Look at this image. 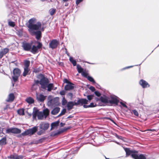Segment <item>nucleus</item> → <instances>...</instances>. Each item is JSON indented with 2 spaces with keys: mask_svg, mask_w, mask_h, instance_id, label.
I'll return each mask as SVG.
<instances>
[{
  "mask_svg": "<svg viewBox=\"0 0 159 159\" xmlns=\"http://www.w3.org/2000/svg\"><path fill=\"white\" fill-rule=\"evenodd\" d=\"M6 133L7 134L13 133V128L7 129L6 130Z\"/></svg>",
  "mask_w": 159,
  "mask_h": 159,
  "instance_id": "obj_34",
  "label": "nucleus"
},
{
  "mask_svg": "<svg viewBox=\"0 0 159 159\" xmlns=\"http://www.w3.org/2000/svg\"><path fill=\"white\" fill-rule=\"evenodd\" d=\"M59 44L58 41L56 39L52 40L49 44V46L50 48L53 49L56 48Z\"/></svg>",
  "mask_w": 159,
  "mask_h": 159,
  "instance_id": "obj_6",
  "label": "nucleus"
},
{
  "mask_svg": "<svg viewBox=\"0 0 159 159\" xmlns=\"http://www.w3.org/2000/svg\"><path fill=\"white\" fill-rule=\"evenodd\" d=\"M89 107H95L96 106V104H94L93 103H91L89 105Z\"/></svg>",
  "mask_w": 159,
  "mask_h": 159,
  "instance_id": "obj_46",
  "label": "nucleus"
},
{
  "mask_svg": "<svg viewBox=\"0 0 159 159\" xmlns=\"http://www.w3.org/2000/svg\"><path fill=\"white\" fill-rule=\"evenodd\" d=\"M83 106H84V107L85 108H87L89 107V105H84Z\"/></svg>",
  "mask_w": 159,
  "mask_h": 159,
  "instance_id": "obj_55",
  "label": "nucleus"
},
{
  "mask_svg": "<svg viewBox=\"0 0 159 159\" xmlns=\"http://www.w3.org/2000/svg\"><path fill=\"white\" fill-rule=\"evenodd\" d=\"M116 136V137L118 139H121V140H123V138H122V137L121 136H119V135H117V134H116V135H115Z\"/></svg>",
  "mask_w": 159,
  "mask_h": 159,
  "instance_id": "obj_50",
  "label": "nucleus"
},
{
  "mask_svg": "<svg viewBox=\"0 0 159 159\" xmlns=\"http://www.w3.org/2000/svg\"><path fill=\"white\" fill-rule=\"evenodd\" d=\"M21 132V130L19 129L13 128V133L14 134H19Z\"/></svg>",
  "mask_w": 159,
  "mask_h": 159,
  "instance_id": "obj_25",
  "label": "nucleus"
},
{
  "mask_svg": "<svg viewBox=\"0 0 159 159\" xmlns=\"http://www.w3.org/2000/svg\"><path fill=\"white\" fill-rule=\"evenodd\" d=\"M96 87L98 88H99V87H100V86L98 84H96Z\"/></svg>",
  "mask_w": 159,
  "mask_h": 159,
  "instance_id": "obj_58",
  "label": "nucleus"
},
{
  "mask_svg": "<svg viewBox=\"0 0 159 159\" xmlns=\"http://www.w3.org/2000/svg\"><path fill=\"white\" fill-rule=\"evenodd\" d=\"M95 94L98 97H100L101 96V93L98 91H96Z\"/></svg>",
  "mask_w": 159,
  "mask_h": 159,
  "instance_id": "obj_43",
  "label": "nucleus"
},
{
  "mask_svg": "<svg viewBox=\"0 0 159 159\" xmlns=\"http://www.w3.org/2000/svg\"><path fill=\"white\" fill-rule=\"evenodd\" d=\"M29 129L30 132L31 134H33L37 131V127L35 126L31 129Z\"/></svg>",
  "mask_w": 159,
  "mask_h": 159,
  "instance_id": "obj_24",
  "label": "nucleus"
},
{
  "mask_svg": "<svg viewBox=\"0 0 159 159\" xmlns=\"http://www.w3.org/2000/svg\"><path fill=\"white\" fill-rule=\"evenodd\" d=\"M66 112V109H63L61 111L59 115L58 116H60L62 115L65 114Z\"/></svg>",
  "mask_w": 159,
  "mask_h": 159,
  "instance_id": "obj_39",
  "label": "nucleus"
},
{
  "mask_svg": "<svg viewBox=\"0 0 159 159\" xmlns=\"http://www.w3.org/2000/svg\"><path fill=\"white\" fill-rule=\"evenodd\" d=\"M39 82H40V81H39L38 80H35V83L37 84L39 83Z\"/></svg>",
  "mask_w": 159,
  "mask_h": 159,
  "instance_id": "obj_56",
  "label": "nucleus"
},
{
  "mask_svg": "<svg viewBox=\"0 0 159 159\" xmlns=\"http://www.w3.org/2000/svg\"><path fill=\"white\" fill-rule=\"evenodd\" d=\"M69 95H71L72 94L71 93H69Z\"/></svg>",
  "mask_w": 159,
  "mask_h": 159,
  "instance_id": "obj_64",
  "label": "nucleus"
},
{
  "mask_svg": "<svg viewBox=\"0 0 159 159\" xmlns=\"http://www.w3.org/2000/svg\"><path fill=\"white\" fill-rule=\"evenodd\" d=\"M43 113L46 118L49 115V111L48 109L46 108L43 110Z\"/></svg>",
  "mask_w": 159,
  "mask_h": 159,
  "instance_id": "obj_22",
  "label": "nucleus"
},
{
  "mask_svg": "<svg viewBox=\"0 0 159 159\" xmlns=\"http://www.w3.org/2000/svg\"><path fill=\"white\" fill-rule=\"evenodd\" d=\"M17 112L20 115H24V110L23 109H20L18 110Z\"/></svg>",
  "mask_w": 159,
  "mask_h": 159,
  "instance_id": "obj_35",
  "label": "nucleus"
},
{
  "mask_svg": "<svg viewBox=\"0 0 159 159\" xmlns=\"http://www.w3.org/2000/svg\"><path fill=\"white\" fill-rule=\"evenodd\" d=\"M3 128H2L0 127V136L2 135V134H3Z\"/></svg>",
  "mask_w": 159,
  "mask_h": 159,
  "instance_id": "obj_49",
  "label": "nucleus"
},
{
  "mask_svg": "<svg viewBox=\"0 0 159 159\" xmlns=\"http://www.w3.org/2000/svg\"><path fill=\"white\" fill-rule=\"evenodd\" d=\"M68 1V0H63V2H66V1Z\"/></svg>",
  "mask_w": 159,
  "mask_h": 159,
  "instance_id": "obj_60",
  "label": "nucleus"
},
{
  "mask_svg": "<svg viewBox=\"0 0 159 159\" xmlns=\"http://www.w3.org/2000/svg\"><path fill=\"white\" fill-rule=\"evenodd\" d=\"M83 0H76V4L77 5H78L80 3L82 2Z\"/></svg>",
  "mask_w": 159,
  "mask_h": 159,
  "instance_id": "obj_44",
  "label": "nucleus"
},
{
  "mask_svg": "<svg viewBox=\"0 0 159 159\" xmlns=\"http://www.w3.org/2000/svg\"><path fill=\"white\" fill-rule=\"evenodd\" d=\"M44 131L42 130L38 132L37 133V134L39 135H41L43 134Z\"/></svg>",
  "mask_w": 159,
  "mask_h": 159,
  "instance_id": "obj_47",
  "label": "nucleus"
},
{
  "mask_svg": "<svg viewBox=\"0 0 159 159\" xmlns=\"http://www.w3.org/2000/svg\"><path fill=\"white\" fill-rule=\"evenodd\" d=\"M70 61L73 64V65L74 66H75L76 65V61L74 60L73 58L72 57H70L69 58Z\"/></svg>",
  "mask_w": 159,
  "mask_h": 159,
  "instance_id": "obj_29",
  "label": "nucleus"
},
{
  "mask_svg": "<svg viewBox=\"0 0 159 159\" xmlns=\"http://www.w3.org/2000/svg\"><path fill=\"white\" fill-rule=\"evenodd\" d=\"M56 9H54V8H51L49 10V12L50 14L52 16L53 14H54V13L56 11Z\"/></svg>",
  "mask_w": 159,
  "mask_h": 159,
  "instance_id": "obj_33",
  "label": "nucleus"
},
{
  "mask_svg": "<svg viewBox=\"0 0 159 159\" xmlns=\"http://www.w3.org/2000/svg\"><path fill=\"white\" fill-rule=\"evenodd\" d=\"M82 75L84 77H86L87 78V77H88L87 75H88V74L87 73L84 72V71H83L82 72Z\"/></svg>",
  "mask_w": 159,
  "mask_h": 159,
  "instance_id": "obj_42",
  "label": "nucleus"
},
{
  "mask_svg": "<svg viewBox=\"0 0 159 159\" xmlns=\"http://www.w3.org/2000/svg\"><path fill=\"white\" fill-rule=\"evenodd\" d=\"M132 113H133L136 116H139L138 112L135 110H133L132 111Z\"/></svg>",
  "mask_w": 159,
  "mask_h": 159,
  "instance_id": "obj_40",
  "label": "nucleus"
},
{
  "mask_svg": "<svg viewBox=\"0 0 159 159\" xmlns=\"http://www.w3.org/2000/svg\"><path fill=\"white\" fill-rule=\"evenodd\" d=\"M58 104V100L56 98L52 99L49 101L48 102V105L50 106L57 105Z\"/></svg>",
  "mask_w": 159,
  "mask_h": 159,
  "instance_id": "obj_8",
  "label": "nucleus"
},
{
  "mask_svg": "<svg viewBox=\"0 0 159 159\" xmlns=\"http://www.w3.org/2000/svg\"><path fill=\"white\" fill-rule=\"evenodd\" d=\"M133 67V66H128V67H127L125 68H123V69L124 70H125V69H128V68H129L130 67Z\"/></svg>",
  "mask_w": 159,
  "mask_h": 159,
  "instance_id": "obj_54",
  "label": "nucleus"
},
{
  "mask_svg": "<svg viewBox=\"0 0 159 159\" xmlns=\"http://www.w3.org/2000/svg\"><path fill=\"white\" fill-rule=\"evenodd\" d=\"M47 88H48V91H50L53 88V84L51 83L48 84Z\"/></svg>",
  "mask_w": 159,
  "mask_h": 159,
  "instance_id": "obj_28",
  "label": "nucleus"
},
{
  "mask_svg": "<svg viewBox=\"0 0 159 159\" xmlns=\"http://www.w3.org/2000/svg\"><path fill=\"white\" fill-rule=\"evenodd\" d=\"M59 123V121L52 123L51 125L52 129L54 128L55 127H57Z\"/></svg>",
  "mask_w": 159,
  "mask_h": 159,
  "instance_id": "obj_23",
  "label": "nucleus"
},
{
  "mask_svg": "<svg viewBox=\"0 0 159 159\" xmlns=\"http://www.w3.org/2000/svg\"><path fill=\"white\" fill-rule=\"evenodd\" d=\"M120 103L123 107H126V108L127 107L126 106V105L124 103H123V102H120Z\"/></svg>",
  "mask_w": 159,
  "mask_h": 159,
  "instance_id": "obj_52",
  "label": "nucleus"
},
{
  "mask_svg": "<svg viewBox=\"0 0 159 159\" xmlns=\"http://www.w3.org/2000/svg\"><path fill=\"white\" fill-rule=\"evenodd\" d=\"M93 96L92 95H88L87 96V98L89 100H90L92 99Z\"/></svg>",
  "mask_w": 159,
  "mask_h": 159,
  "instance_id": "obj_45",
  "label": "nucleus"
},
{
  "mask_svg": "<svg viewBox=\"0 0 159 159\" xmlns=\"http://www.w3.org/2000/svg\"><path fill=\"white\" fill-rule=\"evenodd\" d=\"M72 117H73V116H70L68 117L67 118H71Z\"/></svg>",
  "mask_w": 159,
  "mask_h": 159,
  "instance_id": "obj_59",
  "label": "nucleus"
},
{
  "mask_svg": "<svg viewBox=\"0 0 159 159\" xmlns=\"http://www.w3.org/2000/svg\"><path fill=\"white\" fill-rule=\"evenodd\" d=\"M42 47V44L39 42H38V44L37 46L35 45L33 46L31 49V51L34 54L37 53L38 50L40 48Z\"/></svg>",
  "mask_w": 159,
  "mask_h": 159,
  "instance_id": "obj_7",
  "label": "nucleus"
},
{
  "mask_svg": "<svg viewBox=\"0 0 159 159\" xmlns=\"http://www.w3.org/2000/svg\"><path fill=\"white\" fill-rule=\"evenodd\" d=\"M8 25L12 27H14L15 25L14 23L12 21H9L8 22Z\"/></svg>",
  "mask_w": 159,
  "mask_h": 159,
  "instance_id": "obj_41",
  "label": "nucleus"
},
{
  "mask_svg": "<svg viewBox=\"0 0 159 159\" xmlns=\"http://www.w3.org/2000/svg\"><path fill=\"white\" fill-rule=\"evenodd\" d=\"M22 135L23 136L30 135H31V134L30 129H28L26 131H25L24 132L22 133Z\"/></svg>",
  "mask_w": 159,
  "mask_h": 159,
  "instance_id": "obj_30",
  "label": "nucleus"
},
{
  "mask_svg": "<svg viewBox=\"0 0 159 159\" xmlns=\"http://www.w3.org/2000/svg\"><path fill=\"white\" fill-rule=\"evenodd\" d=\"M49 81L48 79L46 78L43 77L40 80L39 82V84L41 85V87L43 89H46L47 88L48 84L49 83Z\"/></svg>",
  "mask_w": 159,
  "mask_h": 159,
  "instance_id": "obj_4",
  "label": "nucleus"
},
{
  "mask_svg": "<svg viewBox=\"0 0 159 159\" xmlns=\"http://www.w3.org/2000/svg\"><path fill=\"white\" fill-rule=\"evenodd\" d=\"M21 71L18 68H16L13 70V76L12 79L14 82H16L18 79L20 74Z\"/></svg>",
  "mask_w": 159,
  "mask_h": 159,
  "instance_id": "obj_5",
  "label": "nucleus"
},
{
  "mask_svg": "<svg viewBox=\"0 0 159 159\" xmlns=\"http://www.w3.org/2000/svg\"><path fill=\"white\" fill-rule=\"evenodd\" d=\"M139 84L143 88L148 87L150 86L148 83L143 80H140Z\"/></svg>",
  "mask_w": 159,
  "mask_h": 159,
  "instance_id": "obj_11",
  "label": "nucleus"
},
{
  "mask_svg": "<svg viewBox=\"0 0 159 159\" xmlns=\"http://www.w3.org/2000/svg\"><path fill=\"white\" fill-rule=\"evenodd\" d=\"M119 102V100L117 99L116 97L114 96H111L110 97V99L109 98V103L110 104H117Z\"/></svg>",
  "mask_w": 159,
  "mask_h": 159,
  "instance_id": "obj_9",
  "label": "nucleus"
},
{
  "mask_svg": "<svg viewBox=\"0 0 159 159\" xmlns=\"http://www.w3.org/2000/svg\"><path fill=\"white\" fill-rule=\"evenodd\" d=\"M30 64V61H25L24 62V68H29Z\"/></svg>",
  "mask_w": 159,
  "mask_h": 159,
  "instance_id": "obj_32",
  "label": "nucleus"
},
{
  "mask_svg": "<svg viewBox=\"0 0 159 159\" xmlns=\"http://www.w3.org/2000/svg\"><path fill=\"white\" fill-rule=\"evenodd\" d=\"M64 82L66 83H68V84L69 83H70L69 81L66 79H65L64 80Z\"/></svg>",
  "mask_w": 159,
  "mask_h": 159,
  "instance_id": "obj_53",
  "label": "nucleus"
},
{
  "mask_svg": "<svg viewBox=\"0 0 159 159\" xmlns=\"http://www.w3.org/2000/svg\"><path fill=\"white\" fill-rule=\"evenodd\" d=\"M23 158L22 156H19L16 154L11 155L8 157L7 159H21Z\"/></svg>",
  "mask_w": 159,
  "mask_h": 159,
  "instance_id": "obj_15",
  "label": "nucleus"
},
{
  "mask_svg": "<svg viewBox=\"0 0 159 159\" xmlns=\"http://www.w3.org/2000/svg\"><path fill=\"white\" fill-rule=\"evenodd\" d=\"M76 66L78 72L79 73H82L83 71V69L79 64L77 65Z\"/></svg>",
  "mask_w": 159,
  "mask_h": 159,
  "instance_id": "obj_31",
  "label": "nucleus"
},
{
  "mask_svg": "<svg viewBox=\"0 0 159 159\" xmlns=\"http://www.w3.org/2000/svg\"><path fill=\"white\" fill-rule=\"evenodd\" d=\"M41 1L43 2V1H45V0H41Z\"/></svg>",
  "mask_w": 159,
  "mask_h": 159,
  "instance_id": "obj_63",
  "label": "nucleus"
},
{
  "mask_svg": "<svg viewBox=\"0 0 159 159\" xmlns=\"http://www.w3.org/2000/svg\"><path fill=\"white\" fill-rule=\"evenodd\" d=\"M100 100L102 102L104 103H109V98L104 96H102L100 98Z\"/></svg>",
  "mask_w": 159,
  "mask_h": 159,
  "instance_id": "obj_14",
  "label": "nucleus"
},
{
  "mask_svg": "<svg viewBox=\"0 0 159 159\" xmlns=\"http://www.w3.org/2000/svg\"><path fill=\"white\" fill-rule=\"evenodd\" d=\"M73 84L70 83L66 85L65 87V90H68L73 89L74 88Z\"/></svg>",
  "mask_w": 159,
  "mask_h": 159,
  "instance_id": "obj_18",
  "label": "nucleus"
},
{
  "mask_svg": "<svg viewBox=\"0 0 159 159\" xmlns=\"http://www.w3.org/2000/svg\"><path fill=\"white\" fill-rule=\"evenodd\" d=\"M24 70L23 75L24 76H25L28 74L30 69L29 68H24Z\"/></svg>",
  "mask_w": 159,
  "mask_h": 159,
  "instance_id": "obj_26",
  "label": "nucleus"
},
{
  "mask_svg": "<svg viewBox=\"0 0 159 159\" xmlns=\"http://www.w3.org/2000/svg\"><path fill=\"white\" fill-rule=\"evenodd\" d=\"M22 47L25 50L29 51L31 50V45L29 43H25L23 44Z\"/></svg>",
  "mask_w": 159,
  "mask_h": 159,
  "instance_id": "obj_13",
  "label": "nucleus"
},
{
  "mask_svg": "<svg viewBox=\"0 0 159 159\" xmlns=\"http://www.w3.org/2000/svg\"><path fill=\"white\" fill-rule=\"evenodd\" d=\"M65 124L64 123H60V125L61 126H63L65 125Z\"/></svg>",
  "mask_w": 159,
  "mask_h": 159,
  "instance_id": "obj_57",
  "label": "nucleus"
},
{
  "mask_svg": "<svg viewBox=\"0 0 159 159\" xmlns=\"http://www.w3.org/2000/svg\"><path fill=\"white\" fill-rule=\"evenodd\" d=\"M67 104V101L65 99L64 97H63L62 98V105L63 106L66 105Z\"/></svg>",
  "mask_w": 159,
  "mask_h": 159,
  "instance_id": "obj_36",
  "label": "nucleus"
},
{
  "mask_svg": "<svg viewBox=\"0 0 159 159\" xmlns=\"http://www.w3.org/2000/svg\"><path fill=\"white\" fill-rule=\"evenodd\" d=\"M88 102V100L85 99H79L77 103H80L86 104Z\"/></svg>",
  "mask_w": 159,
  "mask_h": 159,
  "instance_id": "obj_21",
  "label": "nucleus"
},
{
  "mask_svg": "<svg viewBox=\"0 0 159 159\" xmlns=\"http://www.w3.org/2000/svg\"><path fill=\"white\" fill-rule=\"evenodd\" d=\"M89 89L92 91H94L95 90V88L93 86H90Z\"/></svg>",
  "mask_w": 159,
  "mask_h": 159,
  "instance_id": "obj_51",
  "label": "nucleus"
},
{
  "mask_svg": "<svg viewBox=\"0 0 159 159\" xmlns=\"http://www.w3.org/2000/svg\"><path fill=\"white\" fill-rule=\"evenodd\" d=\"M125 150L126 153V157L130 155L134 159H146V157L143 154H140L139 156L137 154L138 151L135 150H131L128 148H125Z\"/></svg>",
  "mask_w": 159,
  "mask_h": 159,
  "instance_id": "obj_2",
  "label": "nucleus"
},
{
  "mask_svg": "<svg viewBox=\"0 0 159 159\" xmlns=\"http://www.w3.org/2000/svg\"><path fill=\"white\" fill-rule=\"evenodd\" d=\"M60 108L59 107H56L53 109L51 111L52 114L55 115L57 114L60 111Z\"/></svg>",
  "mask_w": 159,
  "mask_h": 159,
  "instance_id": "obj_19",
  "label": "nucleus"
},
{
  "mask_svg": "<svg viewBox=\"0 0 159 159\" xmlns=\"http://www.w3.org/2000/svg\"><path fill=\"white\" fill-rule=\"evenodd\" d=\"M116 143L118 144H119V143L117 142H116Z\"/></svg>",
  "mask_w": 159,
  "mask_h": 159,
  "instance_id": "obj_62",
  "label": "nucleus"
},
{
  "mask_svg": "<svg viewBox=\"0 0 159 159\" xmlns=\"http://www.w3.org/2000/svg\"><path fill=\"white\" fill-rule=\"evenodd\" d=\"M14 99V96L13 94H10L8 96V99L7 100V102H12Z\"/></svg>",
  "mask_w": 159,
  "mask_h": 159,
  "instance_id": "obj_20",
  "label": "nucleus"
},
{
  "mask_svg": "<svg viewBox=\"0 0 159 159\" xmlns=\"http://www.w3.org/2000/svg\"><path fill=\"white\" fill-rule=\"evenodd\" d=\"M43 114L42 112H40L37 110H34L33 112V117L34 119H35L37 116L39 120H42L43 118Z\"/></svg>",
  "mask_w": 159,
  "mask_h": 159,
  "instance_id": "obj_3",
  "label": "nucleus"
},
{
  "mask_svg": "<svg viewBox=\"0 0 159 159\" xmlns=\"http://www.w3.org/2000/svg\"><path fill=\"white\" fill-rule=\"evenodd\" d=\"M65 91L64 90H62L60 92V94L61 95H64L65 94Z\"/></svg>",
  "mask_w": 159,
  "mask_h": 159,
  "instance_id": "obj_48",
  "label": "nucleus"
},
{
  "mask_svg": "<svg viewBox=\"0 0 159 159\" xmlns=\"http://www.w3.org/2000/svg\"><path fill=\"white\" fill-rule=\"evenodd\" d=\"M45 97L46 96H44L42 94L37 95V99L40 102L43 101L45 100Z\"/></svg>",
  "mask_w": 159,
  "mask_h": 159,
  "instance_id": "obj_17",
  "label": "nucleus"
},
{
  "mask_svg": "<svg viewBox=\"0 0 159 159\" xmlns=\"http://www.w3.org/2000/svg\"><path fill=\"white\" fill-rule=\"evenodd\" d=\"M26 101L27 102L29 103H34V99L31 97H29L27 98L26 100Z\"/></svg>",
  "mask_w": 159,
  "mask_h": 159,
  "instance_id": "obj_27",
  "label": "nucleus"
},
{
  "mask_svg": "<svg viewBox=\"0 0 159 159\" xmlns=\"http://www.w3.org/2000/svg\"><path fill=\"white\" fill-rule=\"evenodd\" d=\"M9 49L7 48H5L0 51V58L2 57L4 55L8 52Z\"/></svg>",
  "mask_w": 159,
  "mask_h": 159,
  "instance_id": "obj_16",
  "label": "nucleus"
},
{
  "mask_svg": "<svg viewBox=\"0 0 159 159\" xmlns=\"http://www.w3.org/2000/svg\"><path fill=\"white\" fill-rule=\"evenodd\" d=\"M88 80L90 81L93 82V83H95V81L93 79L91 76H88L87 77Z\"/></svg>",
  "mask_w": 159,
  "mask_h": 159,
  "instance_id": "obj_38",
  "label": "nucleus"
},
{
  "mask_svg": "<svg viewBox=\"0 0 159 159\" xmlns=\"http://www.w3.org/2000/svg\"><path fill=\"white\" fill-rule=\"evenodd\" d=\"M6 143V138H3L0 140V144L2 145L5 144Z\"/></svg>",
  "mask_w": 159,
  "mask_h": 159,
  "instance_id": "obj_37",
  "label": "nucleus"
},
{
  "mask_svg": "<svg viewBox=\"0 0 159 159\" xmlns=\"http://www.w3.org/2000/svg\"><path fill=\"white\" fill-rule=\"evenodd\" d=\"M79 104V103L72 102H69L67 104V109L68 110H70L73 108L74 105H76Z\"/></svg>",
  "mask_w": 159,
  "mask_h": 159,
  "instance_id": "obj_12",
  "label": "nucleus"
},
{
  "mask_svg": "<svg viewBox=\"0 0 159 159\" xmlns=\"http://www.w3.org/2000/svg\"><path fill=\"white\" fill-rule=\"evenodd\" d=\"M68 3H66V4H65V6H68Z\"/></svg>",
  "mask_w": 159,
  "mask_h": 159,
  "instance_id": "obj_61",
  "label": "nucleus"
},
{
  "mask_svg": "<svg viewBox=\"0 0 159 159\" xmlns=\"http://www.w3.org/2000/svg\"><path fill=\"white\" fill-rule=\"evenodd\" d=\"M37 21L36 19L33 18L28 21L29 24L28 27V30L32 35H35L36 38L39 39L41 38V33L40 31L41 28V24L40 22H38L34 24Z\"/></svg>",
  "mask_w": 159,
  "mask_h": 159,
  "instance_id": "obj_1",
  "label": "nucleus"
},
{
  "mask_svg": "<svg viewBox=\"0 0 159 159\" xmlns=\"http://www.w3.org/2000/svg\"><path fill=\"white\" fill-rule=\"evenodd\" d=\"M49 127V124L48 123L42 122L39 125V128L44 131L47 130Z\"/></svg>",
  "mask_w": 159,
  "mask_h": 159,
  "instance_id": "obj_10",
  "label": "nucleus"
}]
</instances>
